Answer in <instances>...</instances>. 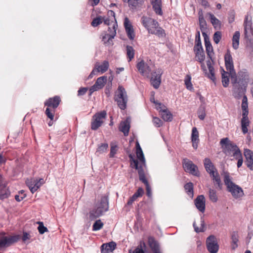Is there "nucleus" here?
Here are the masks:
<instances>
[{"mask_svg": "<svg viewBox=\"0 0 253 253\" xmlns=\"http://www.w3.org/2000/svg\"><path fill=\"white\" fill-rule=\"evenodd\" d=\"M10 195V191L7 187L5 181L0 174V200H3Z\"/></svg>", "mask_w": 253, "mask_h": 253, "instance_id": "11", "label": "nucleus"}, {"mask_svg": "<svg viewBox=\"0 0 253 253\" xmlns=\"http://www.w3.org/2000/svg\"><path fill=\"white\" fill-rule=\"evenodd\" d=\"M197 114L198 116V118L201 120H204L205 118L206 114V106L205 104H201L197 111Z\"/></svg>", "mask_w": 253, "mask_h": 253, "instance_id": "43", "label": "nucleus"}, {"mask_svg": "<svg viewBox=\"0 0 253 253\" xmlns=\"http://www.w3.org/2000/svg\"><path fill=\"white\" fill-rule=\"evenodd\" d=\"M102 22V18L101 16H98L93 19L91 24L93 27H95L101 24Z\"/></svg>", "mask_w": 253, "mask_h": 253, "instance_id": "62", "label": "nucleus"}, {"mask_svg": "<svg viewBox=\"0 0 253 253\" xmlns=\"http://www.w3.org/2000/svg\"><path fill=\"white\" fill-rule=\"evenodd\" d=\"M199 26L201 31L207 29V24L204 17L199 18Z\"/></svg>", "mask_w": 253, "mask_h": 253, "instance_id": "57", "label": "nucleus"}, {"mask_svg": "<svg viewBox=\"0 0 253 253\" xmlns=\"http://www.w3.org/2000/svg\"><path fill=\"white\" fill-rule=\"evenodd\" d=\"M203 46L200 37V32L197 30L195 35V44L194 47Z\"/></svg>", "mask_w": 253, "mask_h": 253, "instance_id": "55", "label": "nucleus"}, {"mask_svg": "<svg viewBox=\"0 0 253 253\" xmlns=\"http://www.w3.org/2000/svg\"><path fill=\"white\" fill-rule=\"evenodd\" d=\"M127 153L128 154V157L130 162V165L131 167L134 168L136 169H139L140 167H144L141 163L140 165H138V162L137 160H136L134 158V155L132 154L129 153V151H127Z\"/></svg>", "mask_w": 253, "mask_h": 253, "instance_id": "31", "label": "nucleus"}, {"mask_svg": "<svg viewBox=\"0 0 253 253\" xmlns=\"http://www.w3.org/2000/svg\"><path fill=\"white\" fill-rule=\"evenodd\" d=\"M127 153L128 154V157L130 162V165L131 167L134 168L136 169H139L140 167H144L141 163L140 165H138V162L137 160H136L134 158V155L132 154L129 153V151H127Z\"/></svg>", "mask_w": 253, "mask_h": 253, "instance_id": "32", "label": "nucleus"}, {"mask_svg": "<svg viewBox=\"0 0 253 253\" xmlns=\"http://www.w3.org/2000/svg\"><path fill=\"white\" fill-rule=\"evenodd\" d=\"M222 34L220 31H216L214 33L213 36V40L214 42L217 44L221 39Z\"/></svg>", "mask_w": 253, "mask_h": 253, "instance_id": "59", "label": "nucleus"}, {"mask_svg": "<svg viewBox=\"0 0 253 253\" xmlns=\"http://www.w3.org/2000/svg\"><path fill=\"white\" fill-rule=\"evenodd\" d=\"M118 93L115 97L114 100L117 102L118 107L121 110H125L126 108L128 101L127 96L125 88L122 85L118 88Z\"/></svg>", "mask_w": 253, "mask_h": 253, "instance_id": "3", "label": "nucleus"}, {"mask_svg": "<svg viewBox=\"0 0 253 253\" xmlns=\"http://www.w3.org/2000/svg\"><path fill=\"white\" fill-rule=\"evenodd\" d=\"M103 215L101 211L97 210L95 208L91 210L88 214V218L90 220L92 221Z\"/></svg>", "mask_w": 253, "mask_h": 253, "instance_id": "34", "label": "nucleus"}, {"mask_svg": "<svg viewBox=\"0 0 253 253\" xmlns=\"http://www.w3.org/2000/svg\"><path fill=\"white\" fill-rule=\"evenodd\" d=\"M244 155L246 158L245 162L247 167L251 170H253V152L250 149L244 150Z\"/></svg>", "mask_w": 253, "mask_h": 253, "instance_id": "16", "label": "nucleus"}, {"mask_svg": "<svg viewBox=\"0 0 253 253\" xmlns=\"http://www.w3.org/2000/svg\"><path fill=\"white\" fill-rule=\"evenodd\" d=\"M153 9L155 13L159 15H163L162 10V1L161 0H154L152 2Z\"/></svg>", "mask_w": 253, "mask_h": 253, "instance_id": "27", "label": "nucleus"}, {"mask_svg": "<svg viewBox=\"0 0 253 253\" xmlns=\"http://www.w3.org/2000/svg\"><path fill=\"white\" fill-rule=\"evenodd\" d=\"M123 1L127 2L129 7L133 9L141 5L143 3L144 0H124Z\"/></svg>", "mask_w": 253, "mask_h": 253, "instance_id": "29", "label": "nucleus"}, {"mask_svg": "<svg viewBox=\"0 0 253 253\" xmlns=\"http://www.w3.org/2000/svg\"><path fill=\"white\" fill-rule=\"evenodd\" d=\"M116 243L114 241L103 244L100 247L101 253H109L113 252L116 248Z\"/></svg>", "mask_w": 253, "mask_h": 253, "instance_id": "22", "label": "nucleus"}, {"mask_svg": "<svg viewBox=\"0 0 253 253\" xmlns=\"http://www.w3.org/2000/svg\"><path fill=\"white\" fill-rule=\"evenodd\" d=\"M220 144L221 146H225L224 149V153H230L231 151L233 152V156H236L237 154H240L241 151L237 145L232 142L228 138L226 137L221 139Z\"/></svg>", "mask_w": 253, "mask_h": 253, "instance_id": "4", "label": "nucleus"}, {"mask_svg": "<svg viewBox=\"0 0 253 253\" xmlns=\"http://www.w3.org/2000/svg\"><path fill=\"white\" fill-rule=\"evenodd\" d=\"M141 23L143 26L148 30V32L149 30L152 29L151 27L157 28L158 26H159V23L156 20L144 16L141 18Z\"/></svg>", "mask_w": 253, "mask_h": 253, "instance_id": "13", "label": "nucleus"}, {"mask_svg": "<svg viewBox=\"0 0 253 253\" xmlns=\"http://www.w3.org/2000/svg\"><path fill=\"white\" fill-rule=\"evenodd\" d=\"M37 223L39 224L38 229L40 234H43L48 231L47 228L43 225L42 222L39 221Z\"/></svg>", "mask_w": 253, "mask_h": 253, "instance_id": "58", "label": "nucleus"}, {"mask_svg": "<svg viewBox=\"0 0 253 253\" xmlns=\"http://www.w3.org/2000/svg\"><path fill=\"white\" fill-rule=\"evenodd\" d=\"M231 240V248L233 250H235L238 246L237 243L239 241V235L237 231H234L232 233Z\"/></svg>", "mask_w": 253, "mask_h": 253, "instance_id": "39", "label": "nucleus"}, {"mask_svg": "<svg viewBox=\"0 0 253 253\" xmlns=\"http://www.w3.org/2000/svg\"><path fill=\"white\" fill-rule=\"evenodd\" d=\"M157 109H160V111L162 112V118L166 122H171L172 120L173 117L172 114L169 111L166 106L163 105L161 107H159Z\"/></svg>", "mask_w": 253, "mask_h": 253, "instance_id": "18", "label": "nucleus"}, {"mask_svg": "<svg viewBox=\"0 0 253 253\" xmlns=\"http://www.w3.org/2000/svg\"><path fill=\"white\" fill-rule=\"evenodd\" d=\"M186 193L191 197H193V184L191 182L186 183L184 186Z\"/></svg>", "mask_w": 253, "mask_h": 253, "instance_id": "45", "label": "nucleus"}, {"mask_svg": "<svg viewBox=\"0 0 253 253\" xmlns=\"http://www.w3.org/2000/svg\"><path fill=\"white\" fill-rule=\"evenodd\" d=\"M194 52L195 54L196 60L202 63L205 59V54L203 46L194 47Z\"/></svg>", "mask_w": 253, "mask_h": 253, "instance_id": "20", "label": "nucleus"}, {"mask_svg": "<svg viewBox=\"0 0 253 253\" xmlns=\"http://www.w3.org/2000/svg\"><path fill=\"white\" fill-rule=\"evenodd\" d=\"M195 205L197 209L202 212L205 211V199L203 195H199L195 200Z\"/></svg>", "mask_w": 253, "mask_h": 253, "instance_id": "21", "label": "nucleus"}, {"mask_svg": "<svg viewBox=\"0 0 253 253\" xmlns=\"http://www.w3.org/2000/svg\"><path fill=\"white\" fill-rule=\"evenodd\" d=\"M61 101L59 96H55L53 97L49 98L44 102V105L47 107L45 114L51 120H53L56 109L59 106Z\"/></svg>", "mask_w": 253, "mask_h": 253, "instance_id": "2", "label": "nucleus"}, {"mask_svg": "<svg viewBox=\"0 0 253 253\" xmlns=\"http://www.w3.org/2000/svg\"><path fill=\"white\" fill-rule=\"evenodd\" d=\"M41 186V183L40 181H38V179H34V185L33 187H31V192L34 193Z\"/></svg>", "mask_w": 253, "mask_h": 253, "instance_id": "63", "label": "nucleus"}, {"mask_svg": "<svg viewBox=\"0 0 253 253\" xmlns=\"http://www.w3.org/2000/svg\"><path fill=\"white\" fill-rule=\"evenodd\" d=\"M191 141L193 148L196 150L198 147L199 142V132L196 127H194L192 129Z\"/></svg>", "mask_w": 253, "mask_h": 253, "instance_id": "24", "label": "nucleus"}, {"mask_svg": "<svg viewBox=\"0 0 253 253\" xmlns=\"http://www.w3.org/2000/svg\"><path fill=\"white\" fill-rule=\"evenodd\" d=\"M238 83L248 85L249 76L246 69H243L238 73Z\"/></svg>", "mask_w": 253, "mask_h": 253, "instance_id": "19", "label": "nucleus"}, {"mask_svg": "<svg viewBox=\"0 0 253 253\" xmlns=\"http://www.w3.org/2000/svg\"><path fill=\"white\" fill-rule=\"evenodd\" d=\"M95 208L99 211H101L103 214L109 210V198L108 196H102L99 202H98Z\"/></svg>", "mask_w": 253, "mask_h": 253, "instance_id": "12", "label": "nucleus"}, {"mask_svg": "<svg viewBox=\"0 0 253 253\" xmlns=\"http://www.w3.org/2000/svg\"><path fill=\"white\" fill-rule=\"evenodd\" d=\"M136 68L141 75L149 77L151 73V68L148 63L142 60L136 64Z\"/></svg>", "mask_w": 253, "mask_h": 253, "instance_id": "10", "label": "nucleus"}, {"mask_svg": "<svg viewBox=\"0 0 253 253\" xmlns=\"http://www.w3.org/2000/svg\"><path fill=\"white\" fill-rule=\"evenodd\" d=\"M137 170H138L139 180L143 183L145 186L149 184L147 178H146L143 167H140L139 169Z\"/></svg>", "mask_w": 253, "mask_h": 253, "instance_id": "38", "label": "nucleus"}, {"mask_svg": "<svg viewBox=\"0 0 253 253\" xmlns=\"http://www.w3.org/2000/svg\"><path fill=\"white\" fill-rule=\"evenodd\" d=\"M108 148V144L107 143H101L98 145L96 151V154H101L106 152Z\"/></svg>", "mask_w": 253, "mask_h": 253, "instance_id": "47", "label": "nucleus"}, {"mask_svg": "<svg viewBox=\"0 0 253 253\" xmlns=\"http://www.w3.org/2000/svg\"><path fill=\"white\" fill-rule=\"evenodd\" d=\"M248 85L238 83L237 84L233 85L232 93L233 95L237 99H240L244 95L247 90Z\"/></svg>", "mask_w": 253, "mask_h": 253, "instance_id": "8", "label": "nucleus"}, {"mask_svg": "<svg viewBox=\"0 0 253 253\" xmlns=\"http://www.w3.org/2000/svg\"><path fill=\"white\" fill-rule=\"evenodd\" d=\"M136 154L137 159L140 161L144 167L146 166V162L144 155L140 145L138 141L136 142Z\"/></svg>", "mask_w": 253, "mask_h": 253, "instance_id": "25", "label": "nucleus"}, {"mask_svg": "<svg viewBox=\"0 0 253 253\" xmlns=\"http://www.w3.org/2000/svg\"><path fill=\"white\" fill-rule=\"evenodd\" d=\"M107 77L106 76H102L99 77L95 82V84L99 87V88H102L105 83L107 82Z\"/></svg>", "mask_w": 253, "mask_h": 253, "instance_id": "48", "label": "nucleus"}, {"mask_svg": "<svg viewBox=\"0 0 253 253\" xmlns=\"http://www.w3.org/2000/svg\"><path fill=\"white\" fill-rule=\"evenodd\" d=\"M194 230L196 233L204 232L206 230V226L205 223L204 217H201V227L199 228L196 224V222L194 221L193 224Z\"/></svg>", "mask_w": 253, "mask_h": 253, "instance_id": "30", "label": "nucleus"}, {"mask_svg": "<svg viewBox=\"0 0 253 253\" xmlns=\"http://www.w3.org/2000/svg\"><path fill=\"white\" fill-rule=\"evenodd\" d=\"M207 15L209 16L210 20L214 28L220 29L221 25V22L212 13L208 12Z\"/></svg>", "mask_w": 253, "mask_h": 253, "instance_id": "26", "label": "nucleus"}, {"mask_svg": "<svg viewBox=\"0 0 253 253\" xmlns=\"http://www.w3.org/2000/svg\"><path fill=\"white\" fill-rule=\"evenodd\" d=\"M95 66L96 67V68L99 70V72H101L102 73H103L108 70L109 64L108 61L104 60L102 62V64L101 65H99L98 62H96Z\"/></svg>", "mask_w": 253, "mask_h": 253, "instance_id": "33", "label": "nucleus"}, {"mask_svg": "<svg viewBox=\"0 0 253 253\" xmlns=\"http://www.w3.org/2000/svg\"><path fill=\"white\" fill-rule=\"evenodd\" d=\"M118 25L116 22H114L112 26V31L111 34H105L102 37V41L104 44H113L112 39L114 38L116 35V29L117 28Z\"/></svg>", "mask_w": 253, "mask_h": 253, "instance_id": "14", "label": "nucleus"}, {"mask_svg": "<svg viewBox=\"0 0 253 253\" xmlns=\"http://www.w3.org/2000/svg\"><path fill=\"white\" fill-rule=\"evenodd\" d=\"M162 74V70L159 69L151 73V84L155 89H158L160 86Z\"/></svg>", "mask_w": 253, "mask_h": 253, "instance_id": "9", "label": "nucleus"}, {"mask_svg": "<svg viewBox=\"0 0 253 253\" xmlns=\"http://www.w3.org/2000/svg\"><path fill=\"white\" fill-rule=\"evenodd\" d=\"M204 165L207 172H208L211 169H216L213 163L211 162V159L208 158H206L204 160Z\"/></svg>", "mask_w": 253, "mask_h": 253, "instance_id": "42", "label": "nucleus"}, {"mask_svg": "<svg viewBox=\"0 0 253 253\" xmlns=\"http://www.w3.org/2000/svg\"><path fill=\"white\" fill-rule=\"evenodd\" d=\"M228 72L224 71L223 68H221V77L222 85L224 87L228 86L229 83V78Z\"/></svg>", "mask_w": 253, "mask_h": 253, "instance_id": "37", "label": "nucleus"}, {"mask_svg": "<svg viewBox=\"0 0 253 253\" xmlns=\"http://www.w3.org/2000/svg\"><path fill=\"white\" fill-rule=\"evenodd\" d=\"M126 55L128 58L129 59V61H131L134 56V49L132 46L127 45L126 46Z\"/></svg>", "mask_w": 253, "mask_h": 253, "instance_id": "50", "label": "nucleus"}, {"mask_svg": "<svg viewBox=\"0 0 253 253\" xmlns=\"http://www.w3.org/2000/svg\"><path fill=\"white\" fill-rule=\"evenodd\" d=\"M26 196V194L25 193L24 190H21L19 192L18 195L15 196V199L17 202H20L23 200Z\"/></svg>", "mask_w": 253, "mask_h": 253, "instance_id": "60", "label": "nucleus"}, {"mask_svg": "<svg viewBox=\"0 0 253 253\" xmlns=\"http://www.w3.org/2000/svg\"><path fill=\"white\" fill-rule=\"evenodd\" d=\"M209 195L210 200L212 202L216 203L218 201V197L215 190L210 188Z\"/></svg>", "mask_w": 253, "mask_h": 253, "instance_id": "49", "label": "nucleus"}, {"mask_svg": "<svg viewBox=\"0 0 253 253\" xmlns=\"http://www.w3.org/2000/svg\"><path fill=\"white\" fill-rule=\"evenodd\" d=\"M245 37L250 42L253 44V28L251 20L248 21V16H246L244 21Z\"/></svg>", "mask_w": 253, "mask_h": 253, "instance_id": "7", "label": "nucleus"}, {"mask_svg": "<svg viewBox=\"0 0 253 253\" xmlns=\"http://www.w3.org/2000/svg\"><path fill=\"white\" fill-rule=\"evenodd\" d=\"M20 239L19 235H15L9 237L6 236V248L17 243Z\"/></svg>", "mask_w": 253, "mask_h": 253, "instance_id": "36", "label": "nucleus"}, {"mask_svg": "<svg viewBox=\"0 0 253 253\" xmlns=\"http://www.w3.org/2000/svg\"><path fill=\"white\" fill-rule=\"evenodd\" d=\"M223 173L224 182L226 186L227 191L230 192L233 197L236 199L242 197L244 195L242 188L232 181V178L228 171H224Z\"/></svg>", "mask_w": 253, "mask_h": 253, "instance_id": "1", "label": "nucleus"}, {"mask_svg": "<svg viewBox=\"0 0 253 253\" xmlns=\"http://www.w3.org/2000/svg\"><path fill=\"white\" fill-rule=\"evenodd\" d=\"M111 145V149H110V152L109 154V157L110 158H114L115 154L117 153V152L118 151V147L117 145L113 144V143H111L110 144Z\"/></svg>", "mask_w": 253, "mask_h": 253, "instance_id": "54", "label": "nucleus"}, {"mask_svg": "<svg viewBox=\"0 0 253 253\" xmlns=\"http://www.w3.org/2000/svg\"><path fill=\"white\" fill-rule=\"evenodd\" d=\"M206 51L208 55V57L210 60L213 61L212 55L214 54L213 49L212 46H209L206 47Z\"/></svg>", "mask_w": 253, "mask_h": 253, "instance_id": "61", "label": "nucleus"}, {"mask_svg": "<svg viewBox=\"0 0 253 253\" xmlns=\"http://www.w3.org/2000/svg\"><path fill=\"white\" fill-rule=\"evenodd\" d=\"M130 128V125L127 122H124L121 124L120 130L123 132L125 136H127Z\"/></svg>", "mask_w": 253, "mask_h": 253, "instance_id": "44", "label": "nucleus"}, {"mask_svg": "<svg viewBox=\"0 0 253 253\" xmlns=\"http://www.w3.org/2000/svg\"><path fill=\"white\" fill-rule=\"evenodd\" d=\"M148 245L153 253H162L159 242L154 237L150 236L148 238Z\"/></svg>", "mask_w": 253, "mask_h": 253, "instance_id": "17", "label": "nucleus"}, {"mask_svg": "<svg viewBox=\"0 0 253 253\" xmlns=\"http://www.w3.org/2000/svg\"><path fill=\"white\" fill-rule=\"evenodd\" d=\"M103 226V223L101 221L100 219H98L95 221L92 226L93 231H98L101 229Z\"/></svg>", "mask_w": 253, "mask_h": 253, "instance_id": "53", "label": "nucleus"}, {"mask_svg": "<svg viewBox=\"0 0 253 253\" xmlns=\"http://www.w3.org/2000/svg\"><path fill=\"white\" fill-rule=\"evenodd\" d=\"M155 29L156 30H154L153 29L152 30H149V33L157 35L159 37H164L165 36V30L162 29V28L158 26L157 28Z\"/></svg>", "mask_w": 253, "mask_h": 253, "instance_id": "41", "label": "nucleus"}, {"mask_svg": "<svg viewBox=\"0 0 253 253\" xmlns=\"http://www.w3.org/2000/svg\"><path fill=\"white\" fill-rule=\"evenodd\" d=\"M224 61L226 69L227 71L234 69L233 58L229 51L224 55Z\"/></svg>", "mask_w": 253, "mask_h": 253, "instance_id": "23", "label": "nucleus"}, {"mask_svg": "<svg viewBox=\"0 0 253 253\" xmlns=\"http://www.w3.org/2000/svg\"><path fill=\"white\" fill-rule=\"evenodd\" d=\"M6 248V236L5 233H0V249Z\"/></svg>", "mask_w": 253, "mask_h": 253, "instance_id": "52", "label": "nucleus"}, {"mask_svg": "<svg viewBox=\"0 0 253 253\" xmlns=\"http://www.w3.org/2000/svg\"><path fill=\"white\" fill-rule=\"evenodd\" d=\"M102 125V122L101 121H97L95 119H92V122L91 123V128L92 130H96Z\"/></svg>", "mask_w": 253, "mask_h": 253, "instance_id": "51", "label": "nucleus"}, {"mask_svg": "<svg viewBox=\"0 0 253 253\" xmlns=\"http://www.w3.org/2000/svg\"><path fill=\"white\" fill-rule=\"evenodd\" d=\"M242 109L243 111L242 116H245V115H248V99L246 95H244L243 97L242 102L241 105Z\"/></svg>", "mask_w": 253, "mask_h": 253, "instance_id": "40", "label": "nucleus"}, {"mask_svg": "<svg viewBox=\"0 0 253 253\" xmlns=\"http://www.w3.org/2000/svg\"><path fill=\"white\" fill-rule=\"evenodd\" d=\"M207 249L210 253H217L219 250V245L216 237L210 235L206 239Z\"/></svg>", "mask_w": 253, "mask_h": 253, "instance_id": "6", "label": "nucleus"}, {"mask_svg": "<svg viewBox=\"0 0 253 253\" xmlns=\"http://www.w3.org/2000/svg\"><path fill=\"white\" fill-rule=\"evenodd\" d=\"M248 115H245V116H242L243 117L241 120V127L243 134L247 133L248 131L247 127L249 126L250 121Z\"/></svg>", "mask_w": 253, "mask_h": 253, "instance_id": "28", "label": "nucleus"}, {"mask_svg": "<svg viewBox=\"0 0 253 253\" xmlns=\"http://www.w3.org/2000/svg\"><path fill=\"white\" fill-rule=\"evenodd\" d=\"M126 32L127 34V36L128 38L130 40H132L134 39V38L135 37V34H134L133 27L130 29H128V30L126 31Z\"/></svg>", "mask_w": 253, "mask_h": 253, "instance_id": "64", "label": "nucleus"}, {"mask_svg": "<svg viewBox=\"0 0 253 253\" xmlns=\"http://www.w3.org/2000/svg\"><path fill=\"white\" fill-rule=\"evenodd\" d=\"M207 172L209 173L212 178V180L214 182V185H217L219 189L221 190L222 188V184L221 183V181L216 169H211Z\"/></svg>", "mask_w": 253, "mask_h": 253, "instance_id": "15", "label": "nucleus"}, {"mask_svg": "<svg viewBox=\"0 0 253 253\" xmlns=\"http://www.w3.org/2000/svg\"><path fill=\"white\" fill-rule=\"evenodd\" d=\"M107 113L105 111H102L100 112L95 113L93 116V118L97 120V121H101L103 123V119H105L106 118Z\"/></svg>", "mask_w": 253, "mask_h": 253, "instance_id": "46", "label": "nucleus"}, {"mask_svg": "<svg viewBox=\"0 0 253 253\" xmlns=\"http://www.w3.org/2000/svg\"><path fill=\"white\" fill-rule=\"evenodd\" d=\"M191 77L189 75H187L184 81L186 87L187 89L189 90H192L193 89V87L191 82Z\"/></svg>", "mask_w": 253, "mask_h": 253, "instance_id": "56", "label": "nucleus"}, {"mask_svg": "<svg viewBox=\"0 0 253 253\" xmlns=\"http://www.w3.org/2000/svg\"><path fill=\"white\" fill-rule=\"evenodd\" d=\"M183 168L186 172H188L194 176H198L200 173L197 166L191 160L187 158H184L182 161Z\"/></svg>", "mask_w": 253, "mask_h": 253, "instance_id": "5", "label": "nucleus"}, {"mask_svg": "<svg viewBox=\"0 0 253 253\" xmlns=\"http://www.w3.org/2000/svg\"><path fill=\"white\" fill-rule=\"evenodd\" d=\"M240 37V32L236 31L232 38V47L234 49H237L239 48Z\"/></svg>", "mask_w": 253, "mask_h": 253, "instance_id": "35", "label": "nucleus"}]
</instances>
